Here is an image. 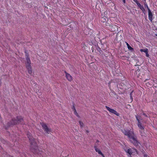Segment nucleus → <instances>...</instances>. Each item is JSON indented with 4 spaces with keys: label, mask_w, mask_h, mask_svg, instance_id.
Segmentation results:
<instances>
[{
    "label": "nucleus",
    "mask_w": 157,
    "mask_h": 157,
    "mask_svg": "<svg viewBox=\"0 0 157 157\" xmlns=\"http://www.w3.org/2000/svg\"><path fill=\"white\" fill-rule=\"evenodd\" d=\"M121 131L125 135L128 136L129 139L130 141L136 147L138 145L139 143L137 140V137L135 135L133 131L124 129H122Z\"/></svg>",
    "instance_id": "nucleus-1"
},
{
    "label": "nucleus",
    "mask_w": 157,
    "mask_h": 157,
    "mask_svg": "<svg viewBox=\"0 0 157 157\" xmlns=\"http://www.w3.org/2000/svg\"><path fill=\"white\" fill-rule=\"evenodd\" d=\"M27 135L30 142V144L31 145V148L33 149H33H32V151L34 153H36V151H37V147L35 140L32 136L31 134L29 132H28L27 133Z\"/></svg>",
    "instance_id": "nucleus-2"
},
{
    "label": "nucleus",
    "mask_w": 157,
    "mask_h": 157,
    "mask_svg": "<svg viewBox=\"0 0 157 157\" xmlns=\"http://www.w3.org/2000/svg\"><path fill=\"white\" fill-rule=\"evenodd\" d=\"M23 121V119L21 116H17L16 119H12V121L7 123V126H10L11 125H15L17 124L21 123Z\"/></svg>",
    "instance_id": "nucleus-3"
},
{
    "label": "nucleus",
    "mask_w": 157,
    "mask_h": 157,
    "mask_svg": "<svg viewBox=\"0 0 157 157\" xmlns=\"http://www.w3.org/2000/svg\"><path fill=\"white\" fill-rule=\"evenodd\" d=\"M124 151L129 155H128V157H132L131 155L135 152V151H136V150L135 149H132L130 148H128L126 147L124 148Z\"/></svg>",
    "instance_id": "nucleus-4"
},
{
    "label": "nucleus",
    "mask_w": 157,
    "mask_h": 157,
    "mask_svg": "<svg viewBox=\"0 0 157 157\" xmlns=\"http://www.w3.org/2000/svg\"><path fill=\"white\" fill-rule=\"evenodd\" d=\"M25 53H26L25 58L26 59V67L27 66H31V62L30 59L29 55L28 53H27V52H25Z\"/></svg>",
    "instance_id": "nucleus-5"
},
{
    "label": "nucleus",
    "mask_w": 157,
    "mask_h": 157,
    "mask_svg": "<svg viewBox=\"0 0 157 157\" xmlns=\"http://www.w3.org/2000/svg\"><path fill=\"white\" fill-rule=\"evenodd\" d=\"M135 117H136V120L138 121V124L137 125L139 128L141 130H144L145 127L144 126H143L142 124V123L139 120V119L138 118V116L136 115L135 116Z\"/></svg>",
    "instance_id": "nucleus-6"
},
{
    "label": "nucleus",
    "mask_w": 157,
    "mask_h": 157,
    "mask_svg": "<svg viewBox=\"0 0 157 157\" xmlns=\"http://www.w3.org/2000/svg\"><path fill=\"white\" fill-rule=\"evenodd\" d=\"M105 107L107 110L109 111L110 113L114 114L117 116H119V114L115 110L111 109L109 107L107 106H105Z\"/></svg>",
    "instance_id": "nucleus-7"
},
{
    "label": "nucleus",
    "mask_w": 157,
    "mask_h": 157,
    "mask_svg": "<svg viewBox=\"0 0 157 157\" xmlns=\"http://www.w3.org/2000/svg\"><path fill=\"white\" fill-rule=\"evenodd\" d=\"M41 124L44 131L47 133L49 134V132H51V129L48 128L46 124L42 123Z\"/></svg>",
    "instance_id": "nucleus-8"
},
{
    "label": "nucleus",
    "mask_w": 157,
    "mask_h": 157,
    "mask_svg": "<svg viewBox=\"0 0 157 157\" xmlns=\"http://www.w3.org/2000/svg\"><path fill=\"white\" fill-rule=\"evenodd\" d=\"M135 2L141 10L143 12V13H144L145 12V10L144 8L143 5H141V4L137 0H133Z\"/></svg>",
    "instance_id": "nucleus-9"
},
{
    "label": "nucleus",
    "mask_w": 157,
    "mask_h": 157,
    "mask_svg": "<svg viewBox=\"0 0 157 157\" xmlns=\"http://www.w3.org/2000/svg\"><path fill=\"white\" fill-rule=\"evenodd\" d=\"M65 73L66 74V77L67 80L70 82L72 80V76L69 74L66 71H65Z\"/></svg>",
    "instance_id": "nucleus-10"
},
{
    "label": "nucleus",
    "mask_w": 157,
    "mask_h": 157,
    "mask_svg": "<svg viewBox=\"0 0 157 157\" xmlns=\"http://www.w3.org/2000/svg\"><path fill=\"white\" fill-rule=\"evenodd\" d=\"M101 19L100 20L101 22L103 23L105 22L107 20V18H108L107 16H104L103 14H101Z\"/></svg>",
    "instance_id": "nucleus-11"
},
{
    "label": "nucleus",
    "mask_w": 157,
    "mask_h": 157,
    "mask_svg": "<svg viewBox=\"0 0 157 157\" xmlns=\"http://www.w3.org/2000/svg\"><path fill=\"white\" fill-rule=\"evenodd\" d=\"M105 22V25L106 26H109V27L111 26V25H112L111 21L109 18H107V20Z\"/></svg>",
    "instance_id": "nucleus-12"
},
{
    "label": "nucleus",
    "mask_w": 157,
    "mask_h": 157,
    "mask_svg": "<svg viewBox=\"0 0 157 157\" xmlns=\"http://www.w3.org/2000/svg\"><path fill=\"white\" fill-rule=\"evenodd\" d=\"M148 18L151 21H152L153 20L152 17L153 14L150 10L148 11Z\"/></svg>",
    "instance_id": "nucleus-13"
},
{
    "label": "nucleus",
    "mask_w": 157,
    "mask_h": 157,
    "mask_svg": "<svg viewBox=\"0 0 157 157\" xmlns=\"http://www.w3.org/2000/svg\"><path fill=\"white\" fill-rule=\"evenodd\" d=\"M27 71L28 73L30 75H31L32 73V68L31 66H27L26 67Z\"/></svg>",
    "instance_id": "nucleus-14"
},
{
    "label": "nucleus",
    "mask_w": 157,
    "mask_h": 157,
    "mask_svg": "<svg viewBox=\"0 0 157 157\" xmlns=\"http://www.w3.org/2000/svg\"><path fill=\"white\" fill-rule=\"evenodd\" d=\"M109 28L111 29L110 30L111 31L114 32L116 30L115 27H117V26L116 25H111V26H110Z\"/></svg>",
    "instance_id": "nucleus-15"
},
{
    "label": "nucleus",
    "mask_w": 157,
    "mask_h": 157,
    "mask_svg": "<svg viewBox=\"0 0 157 157\" xmlns=\"http://www.w3.org/2000/svg\"><path fill=\"white\" fill-rule=\"evenodd\" d=\"M94 147L96 152H98L99 154L101 153V152L100 150V149L97 148V147L96 146H94Z\"/></svg>",
    "instance_id": "nucleus-16"
},
{
    "label": "nucleus",
    "mask_w": 157,
    "mask_h": 157,
    "mask_svg": "<svg viewBox=\"0 0 157 157\" xmlns=\"http://www.w3.org/2000/svg\"><path fill=\"white\" fill-rule=\"evenodd\" d=\"M140 51L141 52H144L145 54L147 52H148V49L147 48H146L144 49H140Z\"/></svg>",
    "instance_id": "nucleus-17"
},
{
    "label": "nucleus",
    "mask_w": 157,
    "mask_h": 157,
    "mask_svg": "<svg viewBox=\"0 0 157 157\" xmlns=\"http://www.w3.org/2000/svg\"><path fill=\"white\" fill-rule=\"evenodd\" d=\"M144 6L145 8H147V9L148 10V11L149 10H150V9L149 8L148 6L147 5V4L146 2V1L144 3Z\"/></svg>",
    "instance_id": "nucleus-18"
},
{
    "label": "nucleus",
    "mask_w": 157,
    "mask_h": 157,
    "mask_svg": "<svg viewBox=\"0 0 157 157\" xmlns=\"http://www.w3.org/2000/svg\"><path fill=\"white\" fill-rule=\"evenodd\" d=\"M74 114L75 115H76L77 117H80L79 115L78 114V113H77V112L76 110H75V111H74Z\"/></svg>",
    "instance_id": "nucleus-19"
},
{
    "label": "nucleus",
    "mask_w": 157,
    "mask_h": 157,
    "mask_svg": "<svg viewBox=\"0 0 157 157\" xmlns=\"http://www.w3.org/2000/svg\"><path fill=\"white\" fill-rule=\"evenodd\" d=\"M79 124H80V125L81 127V128H82L83 127V122H82L81 121H79Z\"/></svg>",
    "instance_id": "nucleus-20"
},
{
    "label": "nucleus",
    "mask_w": 157,
    "mask_h": 157,
    "mask_svg": "<svg viewBox=\"0 0 157 157\" xmlns=\"http://www.w3.org/2000/svg\"><path fill=\"white\" fill-rule=\"evenodd\" d=\"M128 50H129L132 51L134 50V49L132 48L131 46L129 47L128 48Z\"/></svg>",
    "instance_id": "nucleus-21"
},
{
    "label": "nucleus",
    "mask_w": 157,
    "mask_h": 157,
    "mask_svg": "<svg viewBox=\"0 0 157 157\" xmlns=\"http://www.w3.org/2000/svg\"><path fill=\"white\" fill-rule=\"evenodd\" d=\"M72 109L74 110H76L75 108V105L74 103H73V106L72 107Z\"/></svg>",
    "instance_id": "nucleus-22"
},
{
    "label": "nucleus",
    "mask_w": 157,
    "mask_h": 157,
    "mask_svg": "<svg viewBox=\"0 0 157 157\" xmlns=\"http://www.w3.org/2000/svg\"><path fill=\"white\" fill-rule=\"evenodd\" d=\"M104 16H107V14H108V12L107 11H106L104 12Z\"/></svg>",
    "instance_id": "nucleus-23"
},
{
    "label": "nucleus",
    "mask_w": 157,
    "mask_h": 157,
    "mask_svg": "<svg viewBox=\"0 0 157 157\" xmlns=\"http://www.w3.org/2000/svg\"><path fill=\"white\" fill-rule=\"evenodd\" d=\"M125 43L126 44L127 46V48H128L130 46V45H129V44L126 42H125Z\"/></svg>",
    "instance_id": "nucleus-24"
},
{
    "label": "nucleus",
    "mask_w": 157,
    "mask_h": 157,
    "mask_svg": "<svg viewBox=\"0 0 157 157\" xmlns=\"http://www.w3.org/2000/svg\"><path fill=\"white\" fill-rule=\"evenodd\" d=\"M125 43L126 44L127 46V48H128L130 46V45H129V44L126 42H125Z\"/></svg>",
    "instance_id": "nucleus-25"
},
{
    "label": "nucleus",
    "mask_w": 157,
    "mask_h": 157,
    "mask_svg": "<svg viewBox=\"0 0 157 157\" xmlns=\"http://www.w3.org/2000/svg\"><path fill=\"white\" fill-rule=\"evenodd\" d=\"M125 43L126 44L127 46V48H128L130 46V45H129V44L126 42H125Z\"/></svg>",
    "instance_id": "nucleus-26"
},
{
    "label": "nucleus",
    "mask_w": 157,
    "mask_h": 157,
    "mask_svg": "<svg viewBox=\"0 0 157 157\" xmlns=\"http://www.w3.org/2000/svg\"><path fill=\"white\" fill-rule=\"evenodd\" d=\"M146 56L147 57H149V55L148 54V52H147L146 53Z\"/></svg>",
    "instance_id": "nucleus-27"
},
{
    "label": "nucleus",
    "mask_w": 157,
    "mask_h": 157,
    "mask_svg": "<svg viewBox=\"0 0 157 157\" xmlns=\"http://www.w3.org/2000/svg\"><path fill=\"white\" fill-rule=\"evenodd\" d=\"M100 155H101L103 157H105L104 155L102 152L101 154H100Z\"/></svg>",
    "instance_id": "nucleus-28"
},
{
    "label": "nucleus",
    "mask_w": 157,
    "mask_h": 157,
    "mask_svg": "<svg viewBox=\"0 0 157 157\" xmlns=\"http://www.w3.org/2000/svg\"><path fill=\"white\" fill-rule=\"evenodd\" d=\"M143 115H144L145 117H148L147 115L145 113H143Z\"/></svg>",
    "instance_id": "nucleus-29"
},
{
    "label": "nucleus",
    "mask_w": 157,
    "mask_h": 157,
    "mask_svg": "<svg viewBox=\"0 0 157 157\" xmlns=\"http://www.w3.org/2000/svg\"><path fill=\"white\" fill-rule=\"evenodd\" d=\"M130 98L131 99V101H132V100H133V98H132V96H130Z\"/></svg>",
    "instance_id": "nucleus-30"
},
{
    "label": "nucleus",
    "mask_w": 157,
    "mask_h": 157,
    "mask_svg": "<svg viewBox=\"0 0 157 157\" xmlns=\"http://www.w3.org/2000/svg\"><path fill=\"white\" fill-rule=\"evenodd\" d=\"M144 157H147V155H144Z\"/></svg>",
    "instance_id": "nucleus-31"
},
{
    "label": "nucleus",
    "mask_w": 157,
    "mask_h": 157,
    "mask_svg": "<svg viewBox=\"0 0 157 157\" xmlns=\"http://www.w3.org/2000/svg\"><path fill=\"white\" fill-rule=\"evenodd\" d=\"M123 2L124 3H125V0H123Z\"/></svg>",
    "instance_id": "nucleus-32"
},
{
    "label": "nucleus",
    "mask_w": 157,
    "mask_h": 157,
    "mask_svg": "<svg viewBox=\"0 0 157 157\" xmlns=\"http://www.w3.org/2000/svg\"><path fill=\"white\" fill-rule=\"evenodd\" d=\"M133 92V91L130 94V96H132V93Z\"/></svg>",
    "instance_id": "nucleus-33"
},
{
    "label": "nucleus",
    "mask_w": 157,
    "mask_h": 157,
    "mask_svg": "<svg viewBox=\"0 0 157 157\" xmlns=\"http://www.w3.org/2000/svg\"><path fill=\"white\" fill-rule=\"evenodd\" d=\"M140 132L141 133V136H143V133L142 132L140 131Z\"/></svg>",
    "instance_id": "nucleus-34"
},
{
    "label": "nucleus",
    "mask_w": 157,
    "mask_h": 157,
    "mask_svg": "<svg viewBox=\"0 0 157 157\" xmlns=\"http://www.w3.org/2000/svg\"><path fill=\"white\" fill-rule=\"evenodd\" d=\"M86 132L87 133H88L89 132V131L87 130H86Z\"/></svg>",
    "instance_id": "nucleus-35"
},
{
    "label": "nucleus",
    "mask_w": 157,
    "mask_h": 157,
    "mask_svg": "<svg viewBox=\"0 0 157 157\" xmlns=\"http://www.w3.org/2000/svg\"><path fill=\"white\" fill-rule=\"evenodd\" d=\"M110 85V83H109V86Z\"/></svg>",
    "instance_id": "nucleus-36"
},
{
    "label": "nucleus",
    "mask_w": 157,
    "mask_h": 157,
    "mask_svg": "<svg viewBox=\"0 0 157 157\" xmlns=\"http://www.w3.org/2000/svg\"><path fill=\"white\" fill-rule=\"evenodd\" d=\"M99 142V141H98V140H97V142Z\"/></svg>",
    "instance_id": "nucleus-37"
},
{
    "label": "nucleus",
    "mask_w": 157,
    "mask_h": 157,
    "mask_svg": "<svg viewBox=\"0 0 157 157\" xmlns=\"http://www.w3.org/2000/svg\"><path fill=\"white\" fill-rule=\"evenodd\" d=\"M138 71V70H137V71H136V72L137 71Z\"/></svg>",
    "instance_id": "nucleus-38"
},
{
    "label": "nucleus",
    "mask_w": 157,
    "mask_h": 157,
    "mask_svg": "<svg viewBox=\"0 0 157 157\" xmlns=\"http://www.w3.org/2000/svg\"><path fill=\"white\" fill-rule=\"evenodd\" d=\"M6 128V129H7V128Z\"/></svg>",
    "instance_id": "nucleus-39"
},
{
    "label": "nucleus",
    "mask_w": 157,
    "mask_h": 157,
    "mask_svg": "<svg viewBox=\"0 0 157 157\" xmlns=\"http://www.w3.org/2000/svg\"><path fill=\"white\" fill-rule=\"evenodd\" d=\"M146 0H144V1L145 2Z\"/></svg>",
    "instance_id": "nucleus-40"
}]
</instances>
